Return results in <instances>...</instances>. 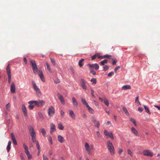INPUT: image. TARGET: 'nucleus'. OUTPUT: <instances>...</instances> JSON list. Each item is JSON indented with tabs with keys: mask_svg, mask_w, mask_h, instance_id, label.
Here are the masks:
<instances>
[{
	"mask_svg": "<svg viewBox=\"0 0 160 160\" xmlns=\"http://www.w3.org/2000/svg\"><path fill=\"white\" fill-rule=\"evenodd\" d=\"M30 64L31 65L34 73L36 75L38 74L39 71L38 70V68L34 60H31L30 61Z\"/></svg>",
	"mask_w": 160,
	"mask_h": 160,
	"instance_id": "nucleus-1",
	"label": "nucleus"
},
{
	"mask_svg": "<svg viewBox=\"0 0 160 160\" xmlns=\"http://www.w3.org/2000/svg\"><path fill=\"white\" fill-rule=\"evenodd\" d=\"M107 144L108 150L111 154L113 155L114 154V148L112 143L109 140L107 141Z\"/></svg>",
	"mask_w": 160,
	"mask_h": 160,
	"instance_id": "nucleus-2",
	"label": "nucleus"
},
{
	"mask_svg": "<svg viewBox=\"0 0 160 160\" xmlns=\"http://www.w3.org/2000/svg\"><path fill=\"white\" fill-rule=\"evenodd\" d=\"M32 84L37 95L38 96H41V94L39 88L37 87L34 81H32Z\"/></svg>",
	"mask_w": 160,
	"mask_h": 160,
	"instance_id": "nucleus-3",
	"label": "nucleus"
},
{
	"mask_svg": "<svg viewBox=\"0 0 160 160\" xmlns=\"http://www.w3.org/2000/svg\"><path fill=\"white\" fill-rule=\"evenodd\" d=\"M9 64H8L6 68V70L8 75V81L9 83L11 82V75L10 68L9 66Z\"/></svg>",
	"mask_w": 160,
	"mask_h": 160,
	"instance_id": "nucleus-4",
	"label": "nucleus"
},
{
	"mask_svg": "<svg viewBox=\"0 0 160 160\" xmlns=\"http://www.w3.org/2000/svg\"><path fill=\"white\" fill-rule=\"evenodd\" d=\"M104 133L107 138L110 137L112 140L114 139L113 133L112 132H108L106 130H105L104 131Z\"/></svg>",
	"mask_w": 160,
	"mask_h": 160,
	"instance_id": "nucleus-5",
	"label": "nucleus"
},
{
	"mask_svg": "<svg viewBox=\"0 0 160 160\" xmlns=\"http://www.w3.org/2000/svg\"><path fill=\"white\" fill-rule=\"evenodd\" d=\"M143 154L144 156H147L152 157L153 154L149 150H146L143 152Z\"/></svg>",
	"mask_w": 160,
	"mask_h": 160,
	"instance_id": "nucleus-6",
	"label": "nucleus"
},
{
	"mask_svg": "<svg viewBox=\"0 0 160 160\" xmlns=\"http://www.w3.org/2000/svg\"><path fill=\"white\" fill-rule=\"evenodd\" d=\"M48 115L50 116H52L55 113V109L53 107L51 106L48 109Z\"/></svg>",
	"mask_w": 160,
	"mask_h": 160,
	"instance_id": "nucleus-7",
	"label": "nucleus"
},
{
	"mask_svg": "<svg viewBox=\"0 0 160 160\" xmlns=\"http://www.w3.org/2000/svg\"><path fill=\"white\" fill-rule=\"evenodd\" d=\"M28 129L29 131V133L31 137L33 136H36L35 131L32 126H30Z\"/></svg>",
	"mask_w": 160,
	"mask_h": 160,
	"instance_id": "nucleus-8",
	"label": "nucleus"
},
{
	"mask_svg": "<svg viewBox=\"0 0 160 160\" xmlns=\"http://www.w3.org/2000/svg\"><path fill=\"white\" fill-rule=\"evenodd\" d=\"M45 101L43 100L36 101V105L39 107L42 106L45 103Z\"/></svg>",
	"mask_w": 160,
	"mask_h": 160,
	"instance_id": "nucleus-9",
	"label": "nucleus"
},
{
	"mask_svg": "<svg viewBox=\"0 0 160 160\" xmlns=\"http://www.w3.org/2000/svg\"><path fill=\"white\" fill-rule=\"evenodd\" d=\"M28 103L29 104L28 108L30 109H32L34 106L36 105V101H29Z\"/></svg>",
	"mask_w": 160,
	"mask_h": 160,
	"instance_id": "nucleus-10",
	"label": "nucleus"
},
{
	"mask_svg": "<svg viewBox=\"0 0 160 160\" xmlns=\"http://www.w3.org/2000/svg\"><path fill=\"white\" fill-rule=\"evenodd\" d=\"M85 147L88 153V154H90L91 152V149L90 146L87 142L85 143Z\"/></svg>",
	"mask_w": 160,
	"mask_h": 160,
	"instance_id": "nucleus-11",
	"label": "nucleus"
},
{
	"mask_svg": "<svg viewBox=\"0 0 160 160\" xmlns=\"http://www.w3.org/2000/svg\"><path fill=\"white\" fill-rule=\"evenodd\" d=\"M92 121L94 123L95 127L98 128L100 126L99 122V121H96L94 117L92 118Z\"/></svg>",
	"mask_w": 160,
	"mask_h": 160,
	"instance_id": "nucleus-12",
	"label": "nucleus"
},
{
	"mask_svg": "<svg viewBox=\"0 0 160 160\" xmlns=\"http://www.w3.org/2000/svg\"><path fill=\"white\" fill-rule=\"evenodd\" d=\"M58 99H59V100L61 102L62 104H65V101L63 97V96L61 95L60 93H58Z\"/></svg>",
	"mask_w": 160,
	"mask_h": 160,
	"instance_id": "nucleus-13",
	"label": "nucleus"
},
{
	"mask_svg": "<svg viewBox=\"0 0 160 160\" xmlns=\"http://www.w3.org/2000/svg\"><path fill=\"white\" fill-rule=\"evenodd\" d=\"M56 127L54 124L52 123L50 124V133L52 134L53 132L56 131Z\"/></svg>",
	"mask_w": 160,
	"mask_h": 160,
	"instance_id": "nucleus-14",
	"label": "nucleus"
},
{
	"mask_svg": "<svg viewBox=\"0 0 160 160\" xmlns=\"http://www.w3.org/2000/svg\"><path fill=\"white\" fill-rule=\"evenodd\" d=\"M86 82L85 81L84 79H81V84L82 88L84 89H86L87 87L85 85Z\"/></svg>",
	"mask_w": 160,
	"mask_h": 160,
	"instance_id": "nucleus-15",
	"label": "nucleus"
},
{
	"mask_svg": "<svg viewBox=\"0 0 160 160\" xmlns=\"http://www.w3.org/2000/svg\"><path fill=\"white\" fill-rule=\"evenodd\" d=\"M72 104L73 106L76 108H78V103L76 99L74 97H73L72 98Z\"/></svg>",
	"mask_w": 160,
	"mask_h": 160,
	"instance_id": "nucleus-16",
	"label": "nucleus"
},
{
	"mask_svg": "<svg viewBox=\"0 0 160 160\" xmlns=\"http://www.w3.org/2000/svg\"><path fill=\"white\" fill-rule=\"evenodd\" d=\"M38 75L41 80L42 82H44L45 81V80L42 72L40 70H38Z\"/></svg>",
	"mask_w": 160,
	"mask_h": 160,
	"instance_id": "nucleus-17",
	"label": "nucleus"
},
{
	"mask_svg": "<svg viewBox=\"0 0 160 160\" xmlns=\"http://www.w3.org/2000/svg\"><path fill=\"white\" fill-rule=\"evenodd\" d=\"M10 90L12 93H14L15 92V85L13 82H12V83L10 88Z\"/></svg>",
	"mask_w": 160,
	"mask_h": 160,
	"instance_id": "nucleus-18",
	"label": "nucleus"
},
{
	"mask_svg": "<svg viewBox=\"0 0 160 160\" xmlns=\"http://www.w3.org/2000/svg\"><path fill=\"white\" fill-rule=\"evenodd\" d=\"M98 58L100 59H103L102 56H100L99 55L97 54L92 57V60H93L95 59L96 58Z\"/></svg>",
	"mask_w": 160,
	"mask_h": 160,
	"instance_id": "nucleus-19",
	"label": "nucleus"
},
{
	"mask_svg": "<svg viewBox=\"0 0 160 160\" xmlns=\"http://www.w3.org/2000/svg\"><path fill=\"white\" fill-rule=\"evenodd\" d=\"M22 109L23 113L25 116H27V113L26 108L24 105H22Z\"/></svg>",
	"mask_w": 160,
	"mask_h": 160,
	"instance_id": "nucleus-20",
	"label": "nucleus"
},
{
	"mask_svg": "<svg viewBox=\"0 0 160 160\" xmlns=\"http://www.w3.org/2000/svg\"><path fill=\"white\" fill-rule=\"evenodd\" d=\"M69 115H70V117H71V118L72 119H75V115L74 113L73 112L72 110H69Z\"/></svg>",
	"mask_w": 160,
	"mask_h": 160,
	"instance_id": "nucleus-21",
	"label": "nucleus"
},
{
	"mask_svg": "<svg viewBox=\"0 0 160 160\" xmlns=\"http://www.w3.org/2000/svg\"><path fill=\"white\" fill-rule=\"evenodd\" d=\"M58 139L59 142L61 143L63 142L65 140L64 138L61 135L58 136Z\"/></svg>",
	"mask_w": 160,
	"mask_h": 160,
	"instance_id": "nucleus-22",
	"label": "nucleus"
},
{
	"mask_svg": "<svg viewBox=\"0 0 160 160\" xmlns=\"http://www.w3.org/2000/svg\"><path fill=\"white\" fill-rule=\"evenodd\" d=\"M131 131L136 136H138V131L133 127L131 128Z\"/></svg>",
	"mask_w": 160,
	"mask_h": 160,
	"instance_id": "nucleus-23",
	"label": "nucleus"
},
{
	"mask_svg": "<svg viewBox=\"0 0 160 160\" xmlns=\"http://www.w3.org/2000/svg\"><path fill=\"white\" fill-rule=\"evenodd\" d=\"M86 107L87 108V109L88 111V112H89V113H90L91 114H93L94 113V111L92 109V108H91L89 106V105L88 106H87Z\"/></svg>",
	"mask_w": 160,
	"mask_h": 160,
	"instance_id": "nucleus-24",
	"label": "nucleus"
},
{
	"mask_svg": "<svg viewBox=\"0 0 160 160\" xmlns=\"http://www.w3.org/2000/svg\"><path fill=\"white\" fill-rule=\"evenodd\" d=\"M131 87L129 85H124L122 87V89L124 90H126L127 89H131Z\"/></svg>",
	"mask_w": 160,
	"mask_h": 160,
	"instance_id": "nucleus-25",
	"label": "nucleus"
},
{
	"mask_svg": "<svg viewBox=\"0 0 160 160\" xmlns=\"http://www.w3.org/2000/svg\"><path fill=\"white\" fill-rule=\"evenodd\" d=\"M122 110L125 114L127 116H129V113L128 112L127 109L126 107L124 106H123L122 107Z\"/></svg>",
	"mask_w": 160,
	"mask_h": 160,
	"instance_id": "nucleus-26",
	"label": "nucleus"
},
{
	"mask_svg": "<svg viewBox=\"0 0 160 160\" xmlns=\"http://www.w3.org/2000/svg\"><path fill=\"white\" fill-rule=\"evenodd\" d=\"M81 101L84 105L86 106V107L89 105L84 98H81Z\"/></svg>",
	"mask_w": 160,
	"mask_h": 160,
	"instance_id": "nucleus-27",
	"label": "nucleus"
},
{
	"mask_svg": "<svg viewBox=\"0 0 160 160\" xmlns=\"http://www.w3.org/2000/svg\"><path fill=\"white\" fill-rule=\"evenodd\" d=\"M41 132L42 134V135L44 137H45L46 135V132L45 131V129L43 128H42L40 129Z\"/></svg>",
	"mask_w": 160,
	"mask_h": 160,
	"instance_id": "nucleus-28",
	"label": "nucleus"
},
{
	"mask_svg": "<svg viewBox=\"0 0 160 160\" xmlns=\"http://www.w3.org/2000/svg\"><path fill=\"white\" fill-rule=\"evenodd\" d=\"M25 153H26L27 157H28V159H30L32 158V156L31 154L30 153L29 151L25 152Z\"/></svg>",
	"mask_w": 160,
	"mask_h": 160,
	"instance_id": "nucleus-29",
	"label": "nucleus"
},
{
	"mask_svg": "<svg viewBox=\"0 0 160 160\" xmlns=\"http://www.w3.org/2000/svg\"><path fill=\"white\" fill-rule=\"evenodd\" d=\"M58 128L60 130H63L64 128V126L61 122H59L58 124Z\"/></svg>",
	"mask_w": 160,
	"mask_h": 160,
	"instance_id": "nucleus-30",
	"label": "nucleus"
},
{
	"mask_svg": "<svg viewBox=\"0 0 160 160\" xmlns=\"http://www.w3.org/2000/svg\"><path fill=\"white\" fill-rule=\"evenodd\" d=\"M144 107L145 110V111L146 112L148 113L149 114H150L151 113L149 111L148 108L145 105L144 106Z\"/></svg>",
	"mask_w": 160,
	"mask_h": 160,
	"instance_id": "nucleus-31",
	"label": "nucleus"
},
{
	"mask_svg": "<svg viewBox=\"0 0 160 160\" xmlns=\"http://www.w3.org/2000/svg\"><path fill=\"white\" fill-rule=\"evenodd\" d=\"M104 104L107 106L108 107L109 102L108 100L106 98H104L103 99V102Z\"/></svg>",
	"mask_w": 160,
	"mask_h": 160,
	"instance_id": "nucleus-32",
	"label": "nucleus"
},
{
	"mask_svg": "<svg viewBox=\"0 0 160 160\" xmlns=\"http://www.w3.org/2000/svg\"><path fill=\"white\" fill-rule=\"evenodd\" d=\"M38 114L39 115V117L40 119H41V120L42 121L44 119V118L43 116V115H42L41 112H38Z\"/></svg>",
	"mask_w": 160,
	"mask_h": 160,
	"instance_id": "nucleus-33",
	"label": "nucleus"
},
{
	"mask_svg": "<svg viewBox=\"0 0 160 160\" xmlns=\"http://www.w3.org/2000/svg\"><path fill=\"white\" fill-rule=\"evenodd\" d=\"M130 120L132 123H133V124L135 126H136V122L134 118H131L130 119Z\"/></svg>",
	"mask_w": 160,
	"mask_h": 160,
	"instance_id": "nucleus-34",
	"label": "nucleus"
},
{
	"mask_svg": "<svg viewBox=\"0 0 160 160\" xmlns=\"http://www.w3.org/2000/svg\"><path fill=\"white\" fill-rule=\"evenodd\" d=\"M108 60L107 59H104L103 60L100 62V63L101 65H103L105 64H106L108 62Z\"/></svg>",
	"mask_w": 160,
	"mask_h": 160,
	"instance_id": "nucleus-35",
	"label": "nucleus"
},
{
	"mask_svg": "<svg viewBox=\"0 0 160 160\" xmlns=\"http://www.w3.org/2000/svg\"><path fill=\"white\" fill-rule=\"evenodd\" d=\"M84 61V59H81L78 63V64L80 67H81L83 65V64H82V62Z\"/></svg>",
	"mask_w": 160,
	"mask_h": 160,
	"instance_id": "nucleus-36",
	"label": "nucleus"
},
{
	"mask_svg": "<svg viewBox=\"0 0 160 160\" xmlns=\"http://www.w3.org/2000/svg\"><path fill=\"white\" fill-rule=\"evenodd\" d=\"M91 82L94 84H95L97 82L96 79L95 78H93L91 79Z\"/></svg>",
	"mask_w": 160,
	"mask_h": 160,
	"instance_id": "nucleus-37",
	"label": "nucleus"
},
{
	"mask_svg": "<svg viewBox=\"0 0 160 160\" xmlns=\"http://www.w3.org/2000/svg\"><path fill=\"white\" fill-rule=\"evenodd\" d=\"M88 66H89L91 69H93L95 68V64H88Z\"/></svg>",
	"mask_w": 160,
	"mask_h": 160,
	"instance_id": "nucleus-38",
	"label": "nucleus"
},
{
	"mask_svg": "<svg viewBox=\"0 0 160 160\" xmlns=\"http://www.w3.org/2000/svg\"><path fill=\"white\" fill-rule=\"evenodd\" d=\"M36 147L38 149V150H40V147L39 144V143L38 141H36Z\"/></svg>",
	"mask_w": 160,
	"mask_h": 160,
	"instance_id": "nucleus-39",
	"label": "nucleus"
},
{
	"mask_svg": "<svg viewBox=\"0 0 160 160\" xmlns=\"http://www.w3.org/2000/svg\"><path fill=\"white\" fill-rule=\"evenodd\" d=\"M24 148L25 149V152L28 151V146L25 143L23 145Z\"/></svg>",
	"mask_w": 160,
	"mask_h": 160,
	"instance_id": "nucleus-40",
	"label": "nucleus"
},
{
	"mask_svg": "<svg viewBox=\"0 0 160 160\" xmlns=\"http://www.w3.org/2000/svg\"><path fill=\"white\" fill-rule=\"evenodd\" d=\"M103 70L105 71H106L109 69V67L108 65L104 66L103 67Z\"/></svg>",
	"mask_w": 160,
	"mask_h": 160,
	"instance_id": "nucleus-41",
	"label": "nucleus"
},
{
	"mask_svg": "<svg viewBox=\"0 0 160 160\" xmlns=\"http://www.w3.org/2000/svg\"><path fill=\"white\" fill-rule=\"evenodd\" d=\"M46 66H47V68L49 72H50L51 71V68H50V66L49 65V64H48V62H47L46 63Z\"/></svg>",
	"mask_w": 160,
	"mask_h": 160,
	"instance_id": "nucleus-42",
	"label": "nucleus"
},
{
	"mask_svg": "<svg viewBox=\"0 0 160 160\" xmlns=\"http://www.w3.org/2000/svg\"><path fill=\"white\" fill-rule=\"evenodd\" d=\"M11 135L12 138V141L15 140H16V138L14 135H13V133H12L11 134Z\"/></svg>",
	"mask_w": 160,
	"mask_h": 160,
	"instance_id": "nucleus-43",
	"label": "nucleus"
},
{
	"mask_svg": "<svg viewBox=\"0 0 160 160\" xmlns=\"http://www.w3.org/2000/svg\"><path fill=\"white\" fill-rule=\"evenodd\" d=\"M60 115L62 118L64 116V112L63 110H61V111Z\"/></svg>",
	"mask_w": 160,
	"mask_h": 160,
	"instance_id": "nucleus-44",
	"label": "nucleus"
},
{
	"mask_svg": "<svg viewBox=\"0 0 160 160\" xmlns=\"http://www.w3.org/2000/svg\"><path fill=\"white\" fill-rule=\"evenodd\" d=\"M50 59L52 64L53 65H55V64H56V63L55 60L52 58H50Z\"/></svg>",
	"mask_w": 160,
	"mask_h": 160,
	"instance_id": "nucleus-45",
	"label": "nucleus"
},
{
	"mask_svg": "<svg viewBox=\"0 0 160 160\" xmlns=\"http://www.w3.org/2000/svg\"><path fill=\"white\" fill-rule=\"evenodd\" d=\"M35 137L36 136H32V139L33 142H35L36 143V141H37L36 140V138Z\"/></svg>",
	"mask_w": 160,
	"mask_h": 160,
	"instance_id": "nucleus-46",
	"label": "nucleus"
},
{
	"mask_svg": "<svg viewBox=\"0 0 160 160\" xmlns=\"http://www.w3.org/2000/svg\"><path fill=\"white\" fill-rule=\"evenodd\" d=\"M43 160H48V158L46 155L43 154Z\"/></svg>",
	"mask_w": 160,
	"mask_h": 160,
	"instance_id": "nucleus-47",
	"label": "nucleus"
},
{
	"mask_svg": "<svg viewBox=\"0 0 160 160\" xmlns=\"http://www.w3.org/2000/svg\"><path fill=\"white\" fill-rule=\"evenodd\" d=\"M99 65L97 64V63H95V69L96 70H98L99 68Z\"/></svg>",
	"mask_w": 160,
	"mask_h": 160,
	"instance_id": "nucleus-48",
	"label": "nucleus"
},
{
	"mask_svg": "<svg viewBox=\"0 0 160 160\" xmlns=\"http://www.w3.org/2000/svg\"><path fill=\"white\" fill-rule=\"evenodd\" d=\"M96 133H97L96 135H97V137L98 138H100L101 137V134H100V132H99L97 131L96 132Z\"/></svg>",
	"mask_w": 160,
	"mask_h": 160,
	"instance_id": "nucleus-49",
	"label": "nucleus"
},
{
	"mask_svg": "<svg viewBox=\"0 0 160 160\" xmlns=\"http://www.w3.org/2000/svg\"><path fill=\"white\" fill-rule=\"evenodd\" d=\"M127 152H128V153L129 154H130V156H132V152L131 151V150L129 149L128 150Z\"/></svg>",
	"mask_w": 160,
	"mask_h": 160,
	"instance_id": "nucleus-50",
	"label": "nucleus"
},
{
	"mask_svg": "<svg viewBox=\"0 0 160 160\" xmlns=\"http://www.w3.org/2000/svg\"><path fill=\"white\" fill-rule=\"evenodd\" d=\"M48 140L50 142V143L51 144H52V138L51 136H49V137L48 138Z\"/></svg>",
	"mask_w": 160,
	"mask_h": 160,
	"instance_id": "nucleus-51",
	"label": "nucleus"
},
{
	"mask_svg": "<svg viewBox=\"0 0 160 160\" xmlns=\"http://www.w3.org/2000/svg\"><path fill=\"white\" fill-rule=\"evenodd\" d=\"M111 57V55H104L103 56H102V57L103 58H109L110 57Z\"/></svg>",
	"mask_w": 160,
	"mask_h": 160,
	"instance_id": "nucleus-52",
	"label": "nucleus"
},
{
	"mask_svg": "<svg viewBox=\"0 0 160 160\" xmlns=\"http://www.w3.org/2000/svg\"><path fill=\"white\" fill-rule=\"evenodd\" d=\"M112 60V64L113 65H116V62H117V60H113V59L112 58H111Z\"/></svg>",
	"mask_w": 160,
	"mask_h": 160,
	"instance_id": "nucleus-53",
	"label": "nucleus"
},
{
	"mask_svg": "<svg viewBox=\"0 0 160 160\" xmlns=\"http://www.w3.org/2000/svg\"><path fill=\"white\" fill-rule=\"evenodd\" d=\"M20 157L21 158L22 160H24V158L23 154L22 153H21L20 155Z\"/></svg>",
	"mask_w": 160,
	"mask_h": 160,
	"instance_id": "nucleus-54",
	"label": "nucleus"
},
{
	"mask_svg": "<svg viewBox=\"0 0 160 160\" xmlns=\"http://www.w3.org/2000/svg\"><path fill=\"white\" fill-rule=\"evenodd\" d=\"M120 68L119 66H118L115 68L114 69V72L116 73H117V71Z\"/></svg>",
	"mask_w": 160,
	"mask_h": 160,
	"instance_id": "nucleus-55",
	"label": "nucleus"
},
{
	"mask_svg": "<svg viewBox=\"0 0 160 160\" xmlns=\"http://www.w3.org/2000/svg\"><path fill=\"white\" fill-rule=\"evenodd\" d=\"M114 74V72H111L109 73L108 74V77H111L112 75H113Z\"/></svg>",
	"mask_w": 160,
	"mask_h": 160,
	"instance_id": "nucleus-56",
	"label": "nucleus"
},
{
	"mask_svg": "<svg viewBox=\"0 0 160 160\" xmlns=\"http://www.w3.org/2000/svg\"><path fill=\"white\" fill-rule=\"evenodd\" d=\"M11 146L7 145V150L8 152H9L10 151V150L11 148Z\"/></svg>",
	"mask_w": 160,
	"mask_h": 160,
	"instance_id": "nucleus-57",
	"label": "nucleus"
},
{
	"mask_svg": "<svg viewBox=\"0 0 160 160\" xmlns=\"http://www.w3.org/2000/svg\"><path fill=\"white\" fill-rule=\"evenodd\" d=\"M143 110V108L142 107H139L138 108V111L140 112H142Z\"/></svg>",
	"mask_w": 160,
	"mask_h": 160,
	"instance_id": "nucleus-58",
	"label": "nucleus"
},
{
	"mask_svg": "<svg viewBox=\"0 0 160 160\" xmlns=\"http://www.w3.org/2000/svg\"><path fill=\"white\" fill-rule=\"evenodd\" d=\"M54 82L55 83H59L60 82V80L59 79H57L55 80L54 81Z\"/></svg>",
	"mask_w": 160,
	"mask_h": 160,
	"instance_id": "nucleus-59",
	"label": "nucleus"
},
{
	"mask_svg": "<svg viewBox=\"0 0 160 160\" xmlns=\"http://www.w3.org/2000/svg\"><path fill=\"white\" fill-rule=\"evenodd\" d=\"M138 98H139V97L138 96H137L136 97V99H135V102H136L137 101H138V102H139V104L141 105L140 104V102H139V100H138Z\"/></svg>",
	"mask_w": 160,
	"mask_h": 160,
	"instance_id": "nucleus-60",
	"label": "nucleus"
},
{
	"mask_svg": "<svg viewBox=\"0 0 160 160\" xmlns=\"http://www.w3.org/2000/svg\"><path fill=\"white\" fill-rule=\"evenodd\" d=\"M90 72L92 73L93 75H95L96 74V72L93 70H91Z\"/></svg>",
	"mask_w": 160,
	"mask_h": 160,
	"instance_id": "nucleus-61",
	"label": "nucleus"
},
{
	"mask_svg": "<svg viewBox=\"0 0 160 160\" xmlns=\"http://www.w3.org/2000/svg\"><path fill=\"white\" fill-rule=\"evenodd\" d=\"M48 154L49 155H51L52 154V152L51 150H49L48 152Z\"/></svg>",
	"mask_w": 160,
	"mask_h": 160,
	"instance_id": "nucleus-62",
	"label": "nucleus"
},
{
	"mask_svg": "<svg viewBox=\"0 0 160 160\" xmlns=\"http://www.w3.org/2000/svg\"><path fill=\"white\" fill-rule=\"evenodd\" d=\"M122 151H123V150L122 149H119L118 150V152L120 154L122 152Z\"/></svg>",
	"mask_w": 160,
	"mask_h": 160,
	"instance_id": "nucleus-63",
	"label": "nucleus"
},
{
	"mask_svg": "<svg viewBox=\"0 0 160 160\" xmlns=\"http://www.w3.org/2000/svg\"><path fill=\"white\" fill-rule=\"evenodd\" d=\"M94 91H93V90H91V94H92V97L94 98V97H95V96H94V93H94Z\"/></svg>",
	"mask_w": 160,
	"mask_h": 160,
	"instance_id": "nucleus-64",
	"label": "nucleus"
}]
</instances>
